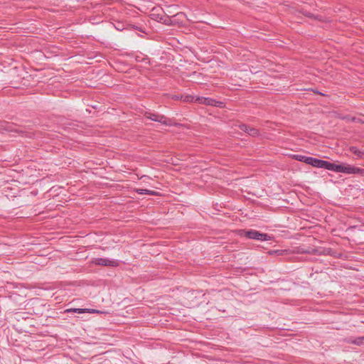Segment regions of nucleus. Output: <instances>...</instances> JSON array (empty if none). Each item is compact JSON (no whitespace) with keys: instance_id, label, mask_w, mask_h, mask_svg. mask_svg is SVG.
I'll return each instance as SVG.
<instances>
[{"instance_id":"obj_1","label":"nucleus","mask_w":364,"mask_h":364,"mask_svg":"<svg viewBox=\"0 0 364 364\" xmlns=\"http://www.w3.org/2000/svg\"><path fill=\"white\" fill-rule=\"evenodd\" d=\"M332 167L333 168H331V171H333L338 173H344L348 174H364V169L350 165L332 164Z\"/></svg>"},{"instance_id":"obj_2","label":"nucleus","mask_w":364,"mask_h":364,"mask_svg":"<svg viewBox=\"0 0 364 364\" xmlns=\"http://www.w3.org/2000/svg\"><path fill=\"white\" fill-rule=\"evenodd\" d=\"M144 117L152 121L160 122L166 126H172L173 124L171 119L156 113L146 112L144 114Z\"/></svg>"},{"instance_id":"obj_3","label":"nucleus","mask_w":364,"mask_h":364,"mask_svg":"<svg viewBox=\"0 0 364 364\" xmlns=\"http://www.w3.org/2000/svg\"><path fill=\"white\" fill-rule=\"evenodd\" d=\"M245 236L249 239L265 241L271 239V237L267 234L261 233L255 230H250L245 232Z\"/></svg>"},{"instance_id":"obj_4","label":"nucleus","mask_w":364,"mask_h":364,"mask_svg":"<svg viewBox=\"0 0 364 364\" xmlns=\"http://www.w3.org/2000/svg\"><path fill=\"white\" fill-rule=\"evenodd\" d=\"M196 102H197L201 105L215 106V107H223V102L216 101L214 99H212L210 97H197L196 98Z\"/></svg>"},{"instance_id":"obj_5","label":"nucleus","mask_w":364,"mask_h":364,"mask_svg":"<svg viewBox=\"0 0 364 364\" xmlns=\"http://www.w3.org/2000/svg\"><path fill=\"white\" fill-rule=\"evenodd\" d=\"M96 265H102L107 267H117L119 262L114 259H109L107 258H95L92 262Z\"/></svg>"},{"instance_id":"obj_6","label":"nucleus","mask_w":364,"mask_h":364,"mask_svg":"<svg viewBox=\"0 0 364 364\" xmlns=\"http://www.w3.org/2000/svg\"><path fill=\"white\" fill-rule=\"evenodd\" d=\"M314 167L321 168L326 170H330L333 168L332 163H330L327 161H323L321 159H318L316 158H312L311 163L310 164Z\"/></svg>"},{"instance_id":"obj_7","label":"nucleus","mask_w":364,"mask_h":364,"mask_svg":"<svg viewBox=\"0 0 364 364\" xmlns=\"http://www.w3.org/2000/svg\"><path fill=\"white\" fill-rule=\"evenodd\" d=\"M165 15L161 9L154 8L151 11V17L153 20L161 22L163 20V16Z\"/></svg>"},{"instance_id":"obj_8","label":"nucleus","mask_w":364,"mask_h":364,"mask_svg":"<svg viewBox=\"0 0 364 364\" xmlns=\"http://www.w3.org/2000/svg\"><path fill=\"white\" fill-rule=\"evenodd\" d=\"M240 129L252 136H256L259 134V132L257 129L248 127L246 124L240 125Z\"/></svg>"},{"instance_id":"obj_9","label":"nucleus","mask_w":364,"mask_h":364,"mask_svg":"<svg viewBox=\"0 0 364 364\" xmlns=\"http://www.w3.org/2000/svg\"><path fill=\"white\" fill-rule=\"evenodd\" d=\"M345 342L349 344L362 346L364 344V336H360L355 338H347L345 339Z\"/></svg>"},{"instance_id":"obj_10","label":"nucleus","mask_w":364,"mask_h":364,"mask_svg":"<svg viewBox=\"0 0 364 364\" xmlns=\"http://www.w3.org/2000/svg\"><path fill=\"white\" fill-rule=\"evenodd\" d=\"M67 311L75 312V313H78V314H82V313H85V312L100 313V311L98 310L90 309H68Z\"/></svg>"},{"instance_id":"obj_11","label":"nucleus","mask_w":364,"mask_h":364,"mask_svg":"<svg viewBox=\"0 0 364 364\" xmlns=\"http://www.w3.org/2000/svg\"><path fill=\"white\" fill-rule=\"evenodd\" d=\"M135 191L139 194H148L151 196H159V193L156 191H150L147 189H143V188H136L135 189Z\"/></svg>"},{"instance_id":"obj_12","label":"nucleus","mask_w":364,"mask_h":364,"mask_svg":"<svg viewBox=\"0 0 364 364\" xmlns=\"http://www.w3.org/2000/svg\"><path fill=\"white\" fill-rule=\"evenodd\" d=\"M197 97L193 96V95H181L180 100L185 102H196V98Z\"/></svg>"},{"instance_id":"obj_13","label":"nucleus","mask_w":364,"mask_h":364,"mask_svg":"<svg viewBox=\"0 0 364 364\" xmlns=\"http://www.w3.org/2000/svg\"><path fill=\"white\" fill-rule=\"evenodd\" d=\"M350 151L353 154L358 156L359 158H363L364 156V152L360 151L355 146H351L350 148Z\"/></svg>"},{"instance_id":"obj_14","label":"nucleus","mask_w":364,"mask_h":364,"mask_svg":"<svg viewBox=\"0 0 364 364\" xmlns=\"http://www.w3.org/2000/svg\"><path fill=\"white\" fill-rule=\"evenodd\" d=\"M162 18H163V20L161 22L164 23L165 25L170 26V25L175 24L173 21L170 18L169 16L164 15Z\"/></svg>"},{"instance_id":"obj_15","label":"nucleus","mask_w":364,"mask_h":364,"mask_svg":"<svg viewBox=\"0 0 364 364\" xmlns=\"http://www.w3.org/2000/svg\"><path fill=\"white\" fill-rule=\"evenodd\" d=\"M336 117H338V119H343V120H346V122H350V117H352L350 115H345V114H338L336 115Z\"/></svg>"},{"instance_id":"obj_16","label":"nucleus","mask_w":364,"mask_h":364,"mask_svg":"<svg viewBox=\"0 0 364 364\" xmlns=\"http://www.w3.org/2000/svg\"><path fill=\"white\" fill-rule=\"evenodd\" d=\"M350 122L364 124V119L355 117H350Z\"/></svg>"},{"instance_id":"obj_17","label":"nucleus","mask_w":364,"mask_h":364,"mask_svg":"<svg viewBox=\"0 0 364 364\" xmlns=\"http://www.w3.org/2000/svg\"><path fill=\"white\" fill-rule=\"evenodd\" d=\"M305 158H306V156L299 155V154L294 155V159H295L296 160L299 161L304 162Z\"/></svg>"},{"instance_id":"obj_18","label":"nucleus","mask_w":364,"mask_h":364,"mask_svg":"<svg viewBox=\"0 0 364 364\" xmlns=\"http://www.w3.org/2000/svg\"><path fill=\"white\" fill-rule=\"evenodd\" d=\"M312 158L313 157L311 156H306L304 162L306 163V164H310L311 163Z\"/></svg>"},{"instance_id":"obj_19","label":"nucleus","mask_w":364,"mask_h":364,"mask_svg":"<svg viewBox=\"0 0 364 364\" xmlns=\"http://www.w3.org/2000/svg\"><path fill=\"white\" fill-rule=\"evenodd\" d=\"M185 14L183 13H178L176 15H173V16H184Z\"/></svg>"},{"instance_id":"obj_20","label":"nucleus","mask_w":364,"mask_h":364,"mask_svg":"<svg viewBox=\"0 0 364 364\" xmlns=\"http://www.w3.org/2000/svg\"><path fill=\"white\" fill-rule=\"evenodd\" d=\"M173 99H175V100H180V97H179V96H178V95H175V96L173 97Z\"/></svg>"}]
</instances>
